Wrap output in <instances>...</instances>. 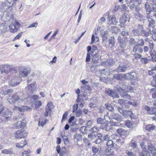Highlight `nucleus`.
Here are the masks:
<instances>
[{"label": "nucleus", "mask_w": 156, "mask_h": 156, "mask_svg": "<svg viewBox=\"0 0 156 156\" xmlns=\"http://www.w3.org/2000/svg\"><path fill=\"white\" fill-rule=\"evenodd\" d=\"M145 110L147 113L150 115L156 114V108L154 107H150L148 106H145L144 107Z\"/></svg>", "instance_id": "17"}, {"label": "nucleus", "mask_w": 156, "mask_h": 156, "mask_svg": "<svg viewBox=\"0 0 156 156\" xmlns=\"http://www.w3.org/2000/svg\"><path fill=\"white\" fill-rule=\"evenodd\" d=\"M1 152L2 154H4L9 155H12L14 154L13 149L10 148L9 149H5L2 150Z\"/></svg>", "instance_id": "23"}, {"label": "nucleus", "mask_w": 156, "mask_h": 156, "mask_svg": "<svg viewBox=\"0 0 156 156\" xmlns=\"http://www.w3.org/2000/svg\"><path fill=\"white\" fill-rule=\"evenodd\" d=\"M34 104L35 105V109L37 110L39 108L41 105V101H38L34 102Z\"/></svg>", "instance_id": "37"}, {"label": "nucleus", "mask_w": 156, "mask_h": 156, "mask_svg": "<svg viewBox=\"0 0 156 156\" xmlns=\"http://www.w3.org/2000/svg\"><path fill=\"white\" fill-rule=\"evenodd\" d=\"M13 109L15 110H18L20 112H24L31 110V109L30 107L27 106H23L20 108L15 106Z\"/></svg>", "instance_id": "18"}, {"label": "nucleus", "mask_w": 156, "mask_h": 156, "mask_svg": "<svg viewBox=\"0 0 156 156\" xmlns=\"http://www.w3.org/2000/svg\"><path fill=\"white\" fill-rule=\"evenodd\" d=\"M125 100H124L123 99L122 100H119L118 101L120 103V105L122 106V108L124 106L123 105L125 104L126 103Z\"/></svg>", "instance_id": "59"}, {"label": "nucleus", "mask_w": 156, "mask_h": 156, "mask_svg": "<svg viewBox=\"0 0 156 156\" xmlns=\"http://www.w3.org/2000/svg\"><path fill=\"white\" fill-rule=\"evenodd\" d=\"M27 134V132L23 129H22L16 131L14 135L16 139H20L25 137Z\"/></svg>", "instance_id": "5"}, {"label": "nucleus", "mask_w": 156, "mask_h": 156, "mask_svg": "<svg viewBox=\"0 0 156 156\" xmlns=\"http://www.w3.org/2000/svg\"><path fill=\"white\" fill-rule=\"evenodd\" d=\"M51 111L48 108H46L45 109V112L44 113V116L45 117H47L48 116V115L50 114L51 112Z\"/></svg>", "instance_id": "57"}, {"label": "nucleus", "mask_w": 156, "mask_h": 156, "mask_svg": "<svg viewBox=\"0 0 156 156\" xmlns=\"http://www.w3.org/2000/svg\"><path fill=\"white\" fill-rule=\"evenodd\" d=\"M151 93L152 92V97L153 98H156V88L151 89L150 90Z\"/></svg>", "instance_id": "42"}, {"label": "nucleus", "mask_w": 156, "mask_h": 156, "mask_svg": "<svg viewBox=\"0 0 156 156\" xmlns=\"http://www.w3.org/2000/svg\"><path fill=\"white\" fill-rule=\"evenodd\" d=\"M149 61V59L146 58H142L140 59V62L142 63L146 64Z\"/></svg>", "instance_id": "45"}, {"label": "nucleus", "mask_w": 156, "mask_h": 156, "mask_svg": "<svg viewBox=\"0 0 156 156\" xmlns=\"http://www.w3.org/2000/svg\"><path fill=\"white\" fill-rule=\"evenodd\" d=\"M140 46L138 45H134L133 47V50L131 51V53H136L138 52L139 53H142L143 51V48L141 47H140Z\"/></svg>", "instance_id": "21"}, {"label": "nucleus", "mask_w": 156, "mask_h": 156, "mask_svg": "<svg viewBox=\"0 0 156 156\" xmlns=\"http://www.w3.org/2000/svg\"><path fill=\"white\" fill-rule=\"evenodd\" d=\"M146 18L149 23V26L153 27L154 26V20L150 16V15H147Z\"/></svg>", "instance_id": "26"}, {"label": "nucleus", "mask_w": 156, "mask_h": 156, "mask_svg": "<svg viewBox=\"0 0 156 156\" xmlns=\"http://www.w3.org/2000/svg\"><path fill=\"white\" fill-rule=\"evenodd\" d=\"M21 81L20 78L19 77H12L9 82L10 85L15 87L19 84Z\"/></svg>", "instance_id": "8"}, {"label": "nucleus", "mask_w": 156, "mask_h": 156, "mask_svg": "<svg viewBox=\"0 0 156 156\" xmlns=\"http://www.w3.org/2000/svg\"><path fill=\"white\" fill-rule=\"evenodd\" d=\"M90 54L89 52H88L87 54L86 62H89L90 60Z\"/></svg>", "instance_id": "61"}, {"label": "nucleus", "mask_w": 156, "mask_h": 156, "mask_svg": "<svg viewBox=\"0 0 156 156\" xmlns=\"http://www.w3.org/2000/svg\"><path fill=\"white\" fill-rule=\"evenodd\" d=\"M117 109L119 112L121 114H122L124 117H127L128 116H129L130 117L132 118V116L131 115L132 114V113L131 111L129 110H123L121 108L119 107L117 108Z\"/></svg>", "instance_id": "10"}, {"label": "nucleus", "mask_w": 156, "mask_h": 156, "mask_svg": "<svg viewBox=\"0 0 156 156\" xmlns=\"http://www.w3.org/2000/svg\"><path fill=\"white\" fill-rule=\"evenodd\" d=\"M110 123L106 124L104 126H101V128L103 130L108 131L113 128V126H118L119 125L118 123H116L115 122H113L111 121Z\"/></svg>", "instance_id": "7"}, {"label": "nucleus", "mask_w": 156, "mask_h": 156, "mask_svg": "<svg viewBox=\"0 0 156 156\" xmlns=\"http://www.w3.org/2000/svg\"><path fill=\"white\" fill-rule=\"evenodd\" d=\"M3 68L2 70L0 69L1 72H2V74L4 73L7 74L13 70L12 67L9 65H4Z\"/></svg>", "instance_id": "11"}, {"label": "nucleus", "mask_w": 156, "mask_h": 156, "mask_svg": "<svg viewBox=\"0 0 156 156\" xmlns=\"http://www.w3.org/2000/svg\"><path fill=\"white\" fill-rule=\"evenodd\" d=\"M140 145L143 149V151H144V152H146L147 149L146 148V146L145 145L144 143V142H142L141 143Z\"/></svg>", "instance_id": "54"}, {"label": "nucleus", "mask_w": 156, "mask_h": 156, "mask_svg": "<svg viewBox=\"0 0 156 156\" xmlns=\"http://www.w3.org/2000/svg\"><path fill=\"white\" fill-rule=\"evenodd\" d=\"M132 123L129 121H126L125 122L126 125L129 128H131L132 127Z\"/></svg>", "instance_id": "51"}, {"label": "nucleus", "mask_w": 156, "mask_h": 156, "mask_svg": "<svg viewBox=\"0 0 156 156\" xmlns=\"http://www.w3.org/2000/svg\"><path fill=\"white\" fill-rule=\"evenodd\" d=\"M68 113L67 112H66L62 116V119L61 121V122H62L63 121L65 120L66 119L67 115H68Z\"/></svg>", "instance_id": "56"}, {"label": "nucleus", "mask_w": 156, "mask_h": 156, "mask_svg": "<svg viewBox=\"0 0 156 156\" xmlns=\"http://www.w3.org/2000/svg\"><path fill=\"white\" fill-rule=\"evenodd\" d=\"M144 6L147 15H149L150 13L151 12H156V4H155L147 2Z\"/></svg>", "instance_id": "4"}, {"label": "nucleus", "mask_w": 156, "mask_h": 156, "mask_svg": "<svg viewBox=\"0 0 156 156\" xmlns=\"http://www.w3.org/2000/svg\"><path fill=\"white\" fill-rule=\"evenodd\" d=\"M136 43L135 39L133 38H131L129 40V44L130 45H134L136 44Z\"/></svg>", "instance_id": "46"}, {"label": "nucleus", "mask_w": 156, "mask_h": 156, "mask_svg": "<svg viewBox=\"0 0 156 156\" xmlns=\"http://www.w3.org/2000/svg\"><path fill=\"white\" fill-rule=\"evenodd\" d=\"M96 136L94 134L93 135V134L91 133L88 135V137L91 140H92L93 139H95Z\"/></svg>", "instance_id": "53"}, {"label": "nucleus", "mask_w": 156, "mask_h": 156, "mask_svg": "<svg viewBox=\"0 0 156 156\" xmlns=\"http://www.w3.org/2000/svg\"><path fill=\"white\" fill-rule=\"evenodd\" d=\"M78 108L77 104H75L73 107V112L74 113L77 110Z\"/></svg>", "instance_id": "60"}, {"label": "nucleus", "mask_w": 156, "mask_h": 156, "mask_svg": "<svg viewBox=\"0 0 156 156\" xmlns=\"http://www.w3.org/2000/svg\"><path fill=\"white\" fill-rule=\"evenodd\" d=\"M30 73V71L27 69L26 68H23L21 70L19 73V77H27Z\"/></svg>", "instance_id": "16"}, {"label": "nucleus", "mask_w": 156, "mask_h": 156, "mask_svg": "<svg viewBox=\"0 0 156 156\" xmlns=\"http://www.w3.org/2000/svg\"><path fill=\"white\" fill-rule=\"evenodd\" d=\"M109 44L110 47H112L114 45V38L113 36H111L110 39L109 41Z\"/></svg>", "instance_id": "39"}, {"label": "nucleus", "mask_w": 156, "mask_h": 156, "mask_svg": "<svg viewBox=\"0 0 156 156\" xmlns=\"http://www.w3.org/2000/svg\"><path fill=\"white\" fill-rule=\"evenodd\" d=\"M141 34H142V35L145 37H148L149 34H151V29H149L148 31H147L146 30H142L140 32Z\"/></svg>", "instance_id": "31"}, {"label": "nucleus", "mask_w": 156, "mask_h": 156, "mask_svg": "<svg viewBox=\"0 0 156 156\" xmlns=\"http://www.w3.org/2000/svg\"><path fill=\"white\" fill-rule=\"evenodd\" d=\"M134 16L138 20H141L143 18V16L139 12H136L134 14Z\"/></svg>", "instance_id": "33"}, {"label": "nucleus", "mask_w": 156, "mask_h": 156, "mask_svg": "<svg viewBox=\"0 0 156 156\" xmlns=\"http://www.w3.org/2000/svg\"><path fill=\"white\" fill-rule=\"evenodd\" d=\"M129 66L127 65H122L119 66L116 69V71L118 72H124L129 68Z\"/></svg>", "instance_id": "22"}, {"label": "nucleus", "mask_w": 156, "mask_h": 156, "mask_svg": "<svg viewBox=\"0 0 156 156\" xmlns=\"http://www.w3.org/2000/svg\"><path fill=\"white\" fill-rule=\"evenodd\" d=\"M82 90L85 93H90L91 91V89L90 87L88 85H85L82 87Z\"/></svg>", "instance_id": "24"}, {"label": "nucleus", "mask_w": 156, "mask_h": 156, "mask_svg": "<svg viewBox=\"0 0 156 156\" xmlns=\"http://www.w3.org/2000/svg\"><path fill=\"white\" fill-rule=\"evenodd\" d=\"M21 93L19 92L13 94L12 96L9 98L7 99L8 102L10 103H12L15 102L16 101L20 98V100L22 101H24L26 98L24 96V94H23L22 96H20Z\"/></svg>", "instance_id": "2"}, {"label": "nucleus", "mask_w": 156, "mask_h": 156, "mask_svg": "<svg viewBox=\"0 0 156 156\" xmlns=\"http://www.w3.org/2000/svg\"><path fill=\"white\" fill-rule=\"evenodd\" d=\"M118 41L119 44L120 48H119V51H120V53H123L125 51L124 48L126 47V42L125 41V37H121V36H119Z\"/></svg>", "instance_id": "3"}, {"label": "nucleus", "mask_w": 156, "mask_h": 156, "mask_svg": "<svg viewBox=\"0 0 156 156\" xmlns=\"http://www.w3.org/2000/svg\"><path fill=\"white\" fill-rule=\"evenodd\" d=\"M105 151L103 150L100 149L99 150L98 154L99 155L101 156H106L107 155V153H106V154H105Z\"/></svg>", "instance_id": "47"}, {"label": "nucleus", "mask_w": 156, "mask_h": 156, "mask_svg": "<svg viewBox=\"0 0 156 156\" xmlns=\"http://www.w3.org/2000/svg\"><path fill=\"white\" fill-rule=\"evenodd\" d=\"M130 145L133 149H136L137 147L136 143L135 140H132L130 143Z\"/></svg>", "instance_id": "41"}, {"label": "nucleus", "mask_w": 156, "mask_h": 156, "mask_svg": "<svg viewBox=\"0 0 156 156\" xmlns=\"http://www.w3.org/2000/svg\"><path fill=\"white\" fill-rule=\"evenodd\" d=\"M21 119L22 120H22H20L14 124V126L16 127L17 129L23 127L26 125V122L24 120V117H23V118L21 117Z\"/></svg>", "instance_id": "14"}, {"label": "nucleus", "mask_w": 156, "mask_h": 156, "mask_svg": "<svg viewBox=\"0 0 156 156\" xmlns=\"http://www.w3.org/2000/svg\"><path fill=\"white\" fill-rule=\"evenodd\" d=\"M80 130L82 133H84L87 131V129L85 126H83L81 127L80 129Z\"/></svg>", "instance_id": "64"}, {"label": "nucleus", "mask_w": 156, "mask_h": 156, "mask_svg": "<svg viewBox=\"0 0 156 156\" xmlns=\"http://www.w3.org/2000/svg\"><path fill=\"white\" fill-rule=\"evenodd\" d=\"M115 62L112 59H109L107 60L104 63V65L106 67H108L114 64Z\"/></svg>", "instance_id": "30"}, {"label": "nucleus", "mask_w": 156, "mask_h": 156, "mask_svg": "<svg viewBox=\"0 0 156 156\" xmlns=\"http://www.w3.org/2000/svg\"><path fill=\"white\" fill-rule=\"evenodd\" d=\"M107 20L108 23L110 24H113V25H115L118 22V21L116 19L115 17L114 16L111 17L110 16H109L108 15Z\"/></svg>", "instance_id": "20"}, {"label": "nucleus", "mask_w": 156, "mask_h": 156, "mask_svg": "<svg viewBox=\"0 0 156 156\" xmlns=\"http://www.w3.org/2000/svg\"><path fill=\"white\" fill-rule=\"evenodd\" d=\"M106 145L109 147H112L114 146L113 142L112 140H109L107 141Z\"/></svg>", "instance_id": "44"}, {"label": "nucleus", "mask_w": 156, "mask_h": 156, "mask_svg": "<svg viewBox=\"0 0 156 156\" xmlns=\"http://www.w3.org/2000/svg\"><path fill=\"white\" fill-rule=\"evenodd\" d=\"M46 108H48L51 111V110L54 108V106L52 102H50L48 103L47 104V106H46Z\"/></svg>", "instance_id": "50"}, {"label": "nucleus", "mask_w": 156, "mask_h": 156, "mask_svg": "<svg viewBox=\"0 0 156 156\" xmlns=\"http://www.w3.org/2000/svg\"><path fill=\"white\" fill-rule=\"evenodd\" d=\"M12 114V112L10 111L8 109H7L6 110L3 112L1 115L2 116L5 117L4 118L2 119V120H3V121H5V122H6L8 121L10 119L9 117H5V116L11 115Z\"/></svg>", "instance_id": "13"}, {"label": "nucleus", "mask_w": 156, "mask_h": 156, "mask_svg": "<svg viewBox=\"0 0 156 156\" xmlns=\"http://www.w3.org/2000/svg\"><path fill=\"white\" fill-rule=\"evenodd\" d=\"M20 26V24L16 20L12 23L9 26V31L11 32L15 33L18 30Z\"/></svg>", "instance_id": "6"}, {"label": "nucleus", "mask_w": 156, "mask_h": 156, "mask_svg": "<svg viewBox=\"0 0 156 156\" xmlns=\"http://www.w3.org/2000/svg\"><path fill=\"white\" fill-rule=\"evenodd\" d=\"M27 144L26 141L24 140L23 141H22L20 143H16V146L19 148H23Z\"/></svg>", "instance_id": "29"}, {"label": "nucleus", "mask_w": 156, "mask_h": 156, "mask_svg": "<svg viewBox=\"0 0 156 156\" xmlns=\"http://www.w3.org/2000/svg\"><path fill=\"white\" fill-rule=\"evenodd\" d=\"M106 108L109 111L112 112L114 110L113 107L111 105L109 104H105Z\"/></svg>", "instance_id": "43"}, {"label": "nucleus", "mask_w": 156, "mask_h": 156, "mask_svg": "<svg viewBox=\"0 0 156 156\" xmlns=\"http://www.w3.org/2000/svg\"><path fill=\"white\" fill-rule=\"evenodd\" d=\"M98 127L95 126L92 127L90 130V131L93 133L97 132L98 131Z\"/></svg>", "instance_id": "49"}, {"label": "nucleus", "mask_w": 156, "mask_h": 156, "mask_svg": "<svg viewBox=\"0 0 156 156\" xmlns=\"http://www.w3.org/2000/svg\"><path fill=\"white\" fill-rule=\"evenodd\" d=\"M128 75L129 76V78L130 80H135L137 77V75L135 72L128 73Z\"/></svg>", "instance_id": "32"}, {"label": "nucleus", "mask_w": 156, "mask_h": 156, "mask_svg": "<svg viewBox=\"0 0 156 156\" xmlns=\"http://www.w3.org/2000/svg\"><path fill=\"white\" fill-rule=\"evenodd\" d=\"M118 90L120 92V94H122L121 92H122L123 97H124V98L126 97L129 99L131 98L130 96L127 94H126L125 93H124L123 92H124L125 93L128 92L129 91L132 92L133 91V89L132 87H130L129 85H126L125 84H123L122 85L121 87H120V88H118Z\"/></svg>", "instance_id": "1"}, {"label": "nucleus", "mask_w": 156, "mask_h": 156, "mask_svg": "<svg viewBox=\"0 0 156 156\" xmlns=\"http://www.w3.org/2000/svg\"><path fill=\"white\" fill-rule=\"evenodd\" d=\"M105 93L107 94L109 96L113 98H118L119 97V95L117 92L112 90L107 89L105 90Z\"/></svg>", "instance_id": "15"}, {"label": "nucleus", "mask_w": 156, "mask_h": 156, "mask_svg": "<svg viewBox=\"0 0 156 156\" xmlns=\"http://www.w3.org/2000/svg\"><path fill=\"white\" fill-rule=\"evenodd\" d=\"M132 33L135 36L138 35L139 34V32L138 30L134 29L132 31Z\"/></svg>", "instance_id": "62"}, {"label": "nucleus", "mask_w": 156, "mask_h": 156, "mask_svg": "<svg viewBox=\"0 0 156 156\" xmlns=\"http://www.w3.org/2000/svg\"><path fill=\"white\" fill-rule=\"evenodd\" d=\"M36 83V82H34L26 87L25 89L27 93L32 94L33 93L35 90L34 86Z\"/></svg>", "instance_id": "12"}, {"label": "nucleus", "mask_w": 156, "mask_h": 156, "mask_svg": "<svg viewBox=\"0 0 156 156\" xmlns=\"http://www.w3.org/2000/svg\"><path fill=\"white\" fill-rule=\"evenodd\" d=\"M144 40L143 39H139L138 41V44H135V45L142 46L144 45Z\"/></svg>", "instance_id": "38"}, {"label": "nucleus", "mask_w": 156, "mask_h": 156, "mask_svg": "<svg viewBox=\"0 0 156 156\" xmlns=\"http://www.w3.org/2000/svg\"><path fill=\"white\" fill-rule=\"evenodd\" d=\"M111 116L112 119L116 120L118 121H121L122 120V116L118 114L113 113Z\"/></svg>", "instance_id": "25"}, {"label": "nucleus", "mask_w": 156, "mask_h": 156, "mask_svg": "<svg viewBox=\"0 0 156 156\" xmlns=\"http://www.w3.org/2000/svg\"><path fill=\"white\" fill-rule=\"evenodd\" d=\"M105 119L99 118H98L97 120V122L98 124H103L106 123L107 120L105 119Z\"/></svg>", "instance_id": "36"}, {"label": "nucleus", "mask_w": 156, "mask_h": 156, "mask_svg": "<svg viewBox=\"0 0 156 156\" xmlns=\"http://www.w3.org/2000/svg\"><path fill=\"white\" fill-rule=\"evenodd\" d=\"M92 150L93 153H96L99 151V149L96 147L93 146L92 147Z\"/></svg>", "instance_id": "55"}, {"label": "nucleus", "mask_w": 156, "mask_h": 156, "mask_svg": "<svg viewBox=\"0 0 156 156\" xmlns=\"http://www.w3.org/2000/svg\"><path fill=\"white\" fill-rule=\"evenodd\" d=\"M135 54L134 55V58L136 60H138L141 58L142 55L138 53H135Z\"/></svg>", "instance_id": "48"}, {"label": "nucleus", "mask_w": 156, "mask_h": 156, "mask_svg": "<svg viewBox=\"0 0 156 156\" xmlns=\"http://www.w3.org/2000/svg\"><path fill=\"white\" fill-rule=\"evenodd\" d=\"M130 18L128 15H126L125 14H122L120 18V26L121 27H124L125 26V24L127 21L129 22Z\"/></svg>", "instance_id": "9"}, {"label": "nucleus", "mask_w": 156, "mask_h": 156, "mask_svg": "<svg viewBox=\"0 0 156 156\" xmlns=\"http://www.w3.org/2000/svg\"><path fill=\"white\" fill-rule=\"evenodd\" d=\"M121 75L118 74H115L113 75V78L114 79H117V80H120L121 78Z\"/></svg>", "instance_id": "58"}, {"label": "nucleus", "mask_w": 156, "mask_h": 156, "mask_svg": "<svg viewBox=\"0 0 156 156\" xmlns=\"http://www.w3.org/2000/svg\"><path fill=\"white\" fill-rule=\"evenodd\" d=\"M59 154L60 156H67V153L65 151H62V149Z\"/></svg>", "instance_id": "63"}, {"label": "nucleus", "mask_w": 156, "mask_h": 156, "mask_svg": "<svg viewBox=\"0 0 156 156\" xmlns=\"http://www.w3.org/2000/svg\"><path fill=\"white\" fill-rule=\"evenodd\" d=\"M93 51H92L91 52V55H92V61L95 63H98L99 59V56L97 54H94V55H92Z\"/></svg>", "instance_id": "27"}, {"label": "nucleus", "mask_w": 156, "mask_h": 156, "mask_svg": "<svg viewBox=\"0 0 156 156\" xmlns=\"http://www.w3.org/2000/svg\"><path fill=\"white\" fill-rule=\"evenodd\" d=\"M155 128V126L152 124H148L146 127L145 129L146 130L151 131L153 130Z\"/></svg>", "instance_id": "34"}, {"label": "nucleus", "mask_w": 156, "mask_h": 156, "mask_svg": "<svg viewBox=\"0 0 156 156\" xmlns=\"http://www.w3.org/2000/svg\"><path fill=\"white\" fill-rule=\"evenodd\" d=\"M128 6L131 9H134L135 6L134 2L133 1H130L128 3Z\"/></svg>", "instance_id": "40"}, {"label": "nucleus", "mask_w": 156, "mask_h": 156, "mask_svg": "<svg viewBox=\"0 0 156 156\" xmlns=\"http://www.w3.org/2000/svg\"><path fill=\"white\" fill-rule=\"evenodd\" d=\"M12 5H8L7 2L2 3L0 7V10L2 12H4L8 9V8H10Z\"/></svg>", "instance_id": "19"}, {"label": "nucleus", "mask_w": 156, "mask_h": 156, "mask_svg": "<svg viewBox=\"0 0 156 156\" xmlns=\"http://www.w3.org/2000/svg\"><path fill=\"white\" fill-rule=\"evenodd\" d=\"M108 34V31L107 30L102 31L101 33V37L104 38H107V36Z\"/></svg>", "instance_id": "52"}, {"label": "nucleus", "mask_w": 156, "mask_h": 156, "mask_svg": "<svg viewBox=\"0 0 156 156\" xmlns=\"http://www.w3.org/2000/svg\"><path fill=\"white\" fill-rule=\"evenodd\" d=\"M149 45L148 47L149 49L151 50V51H150V54L151 55V57H152V55L153 56L154 55V54L152 53V50L154 48V44L151 41H149Z\"/></svg>", "instance_id": "35"}, {"label": "nucleus", "mask_w": 156, "mask_h": 156, "mask_svg": "<svg viewBox=\"0 0 156 156\" xmlns=\"http://www.w3.org/2000/svg\"><path fill=\"white\" fill-rule=\"evenodd\" d=\"M7 29L5 23L0 24V34H3L6 32Z\"/></svg>", "instance_id": "28"}]
</instances>
